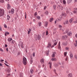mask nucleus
Masks as SVG:
<instances>
[{
    "instance_id": "obj_12",
    "label": "nucleus",
    "mask_w": 77,
    "mask_h": 77,
    "mask_svg": "<svg viewBox=\"0 0 77 77\" xmlns=\"http://www.w3.org/2000/svg\"><path fill=\"white\" fill-rule=\"evenodd\" d=\"M11 14H13L14 13V9H12L11 10Z\"/></svg>"
},
{
    "instance_id": "obj_28",
    "label": "nucleus",
    "mask_w": 77,
    "mask_h": 77,
    "mask_svg": "<svg viewBox=\"0 0 77 77\" xmlns=\"http://www.w3.org/2000/svg\"><path fill=\"white\" fill-rule=\"evenodd\" d=\"M62 16H64V17H66V13H62Z\"/></svg>"
},
{
    "instance_id": "obj_41",
    "label": "nucleus",
    "mask_w": 77,
    "mask_h": 77,
    "mask_svg": "<svg viewBox=\"0 0 77 77\" xmlns=\"http://www.w3.org/2000/svg\"><path fill=\"white\" fill-rule=\"evenodd\" d=\"M58 64L56 63H55V64H54V66L56 67L58 66Z\"/></svg>"
},
{
    "instance_id": "obj_59",
    "label": "nucleus",
    "mask_w": 77,
    "mask_h": 77,
    "mask_svg": "<svg viewBox=\"0 0 77 77\" xmlns=\"http://www.w3.org/2000/svg\"><path fill=\"white\" fill-rule=\"evenodd\" d=\"M0 31H2V27L0 26Z\"/></svg>"
},
{
    "instance_id": "obj_51",
    "label": "nucleus",
    "mask_w": 77,
    "mask_h": 77,
    "mask_svg": "<svg viewBox=\"0 0 77 77\" xmlns=\"http://www.w3.org/2000/svg\"><path fill=\"white\" fill-rule=\"evenodd\" d=\"M35 52H34L33 54H32V55L33 56V57H35Z\"/></svg>"
},
{
    "instance_id": "obj_44",
    "label": "nucleus",
    "mask_w": 77,
    "mask_h": 77,
    "mask_svg": "<svg viewBox=\"0 0 77 77\" xmlns=\"http://www.w3.org/2000/svg\"><path fill=\"white\" fill-rule=\"evenodd\" d=\"M20 77H23V74L21 73V74L20 75Z\"/></svg>"
},
{
    "instance_id": "obj_64",
    "label": "nucleus",
    "mask_w": 77,
    "mask_h": 77,
    "mask_svg": "<svg viewBox=\"0 0 77 77\" xmlns=\"http://www.w3.org/2000/svg\"><path fill=\"white\" fill-rule=\"evenodd\" d=\"M77 0H75V3H77Z\"/></svg>"
},
{
    "instance_id": "obj_49",
    "label": "nucleus",
    "mask_w": 77,
    "mask_h": 77,
    "mask_svg": "<svg viewBox=\"0 0 77 77\" xmlns=\"http://www.w3.org/2000/svg\"><path fill=\"white\" fill-rule=\"evenodd\" d=\"M4 2L3 0H0V2L1 3H3Z\"/></svg>"
},
{
    "instance_id": "obj_27",
    "label": "nucleus",
    "mask_w": 77,
    "mask_h": 77,
    "mask_svg": "<svg viewBox=\"0 0 77 77\" xmlns=\"http://www.w3.org/2000/svg\"><path fill=\"white\" fill-rule=\"evenodd\" d=\"M72 74L70 73L68 75V76L69 77H72Z\"/></svg>"
},
{
    "instance_id": "obj_39",
    "label": "nucleus",
    "mask_w": 77,
    "mask_h": 77,
    "mask_svg": "<svg viewBox=\"0 0 77 77\" xmlns=\"http://www.w3.org/2000/svg\"><path fill=\"white\" fill-rule=\"evenodd\" d=\"M68 59V56H66V58L65 59L66 61H67V60Z\"/></svg>"
},
{
    "instance_id": "obj_34",
    "label": "nucleus",
    "mask_w": 77,
    "mask_h": 77,
    "mask_svg": "<svg viewBox=\"0 0 77 77\" xmlns=\"http://www.w3.org/2000/svg\"><path fill=\"white\" fill-rule=\"evenodd\" d=\"M30 72L31 74H33V69H31L30 70Z\"/></svg>"
},
{
    "instance_id": "obj_47",
    "label": "nucleus",
    "mask_w": 77,
    "mask_h": 77,
    "mask_svg": "<svg viewBox=\"0 0 77 77\" xmlns=\"http://www.w3.org/2000/svg\"><path fill=\"white\" fill-rule=\"evenodd\" d=\"M20 54H21V52H19L18 53H17V55L18 56H19L20 55Z\"/></svg>"
},
{
    "instance_id": "obj_29",
    "label": "nucleus",
    "mask_w": 77,
    "mask_h": 77,
    "mask_svg": "<svg viewBox=\"0 0 77 77\" xmlns=\"http://www.w3.org/2000/svg\"><path fill=\"white\" fill-rule=\"evenodd\" d=\"M50 22H51L52 21H53V18L52 17L49 20Z\"/></svg>"
},
{
    "instance_id": "obj_58",
    "label": "nucleus",
    "mask_w": 77,
    "mask_h": 77,
    "mask_svg": "<svg viewBox=\"0 0 77 77\" xmlns=\"http://www.w3.org/2000/svg\"><path fill=\"white\" fill-rule=\"evenodd\" d=\"M1 61H0L1 62H3H3L4 61V60H1Z\"/></svg>"
},
{
    "instance_id": "obj_48",
    "label": "nucleus",
    "mask_w": 77,
    "mask_h": 77,
    "mask_svg": "<svg viewBox=\"0 0 77 77\" xmlns=\"http://www.w3.org/2000/svg\"><path fill=\"white\" fill-rule=\"evenodd\" d=\"M64 55L65 56H66V54H67V52H64Z\"/></svg>"
},
{
    "instance_id": "obj_37",
    "label": "nucleus",
    "mask_w": 77,
    "mask_h": 77,
    "mask_svg": "<svg viewBox=\"0 0 77 77\" xmlns=\"http://www.w3.org/2000/svg\"><path fill=\"white\" fill-rule=\"evenodd\" d=\"M38 24L39 26L40 27L41 26V25H42V23H41V22H38Z\"/></svg>"
},
{
    "instance_id": "obj_50",
    "label": "nucleus",
    "mask_w": 77,
    "mask_h": 77,
    "mask_svg": "<svg viewBox=\"0 0 77 77\" xmlns=\"http://www.w3.org/2000/svg\"><path fill=\"white\" fill-rule=\"evenodd\" d=\"M46 35H48V31H47V30L46 31Z\"/></svg>"
},
{
    "instance_id": "obj_40",
    "label": "nucleus",
    "mask_w": 77,
    "mask_h": 77,
    "mask_svg": "<svg viewBox=\"0 0 77 77\" xmlns=\"http://www.w3.org/2000/svg\"><path fill=\"white\" fill-rule=\"evenodd\" d=\"M45 14L46 15H48V12L47 11H46V12H45Z\"/></svg>"
},
{
    "instance_id": "obj_62",
    "label": "nucleus",
    "mask_w": 77,
    "mask_h": 77,
    "mask_svg": "<svg viewBox=\"0 0 77 77\" xmlns=\"http://www.w3.org/2000/svg\"><path fill=\"white\" fill-rule=\"evenodd\" d=\"M53 42H56V40H53Z\"/></svg>"
},
{
    "instance_id": "obj_55",
    "label": "nucleus",
    "mask_w": 77,
    "mask_h": 77,
    "mask_svg": "<svg viewBox=\"0 0 77 77\" xmlns=\"http://www.w3.org/2000/svg\"><path fill=\"white\" fill-rule=\"evenodd\" d=\"M35 16H36L37 15V13L35 12L34 14Z\"/></svg>"
},
{
    "instance_id": "obj_42",
    "label": "nucleus",
    "mask_w": 77,
    "mask_h": 77,
    "mask_svg": "<svg viewBox=\"0 0 77 77\" xmlns=\"http://www.w3.org/2000/svg\"><path fill=\"white\" fill-rule=\"evenodd\" d=\"M10 71H11V69H10V68L8 69L7 70V71L8 72H10Z\"/></svg>"
},
{
    "instance_id": "obj_52",
    "label": "nucleus",
    "mask_w": 77,
    "mask_h": 77,
    "mask_svg": "<svg viewBox=\"0 0 77 77\" xmlns=\"http://www.w3.org/2000/svg\"><path fill=\"white\" fill-rule=\"evenodd\" d=\"M59 28H62V26L61 25H59Z\"/></svg>"
},
{
    "instance_id": "obj_53",
    "label": "nucleus",
    "mask_w": 77,
    "mask_h": 77,
    "mask_svg": "<svg viewBox=\"0 0 77 77\" xmlns=\"http://www.w3.org/2000/svg\"><path fill=\"white\" fill-rule=\"evenodd\" d=\"M4 26L5 27V28H7V26L6 24L4 25Z\"/></svg>"
},
{
    "instance_id": "obj_3",
    "label": "nucleus",
    "mask_w": 77,
    "mask_h": 77,
    "mask_svg": "<svg viewBox=\"0 0 77 77\" xmlns=\"http://www.w3.org/2000/svg\"><path fill=\"white\" fill-rule=\"evenodd\" d=\"M68 31H69V30H66L65 33H67V35L68 36H71L72 35V32L70 31L68 32Z\"/></svg>"
},
{
    "instance_id": "obj_1",
    "label": "nucleus",
    "mask_w": 77,
    "mask_h": 77,
    "mask_svg": "<svg viewBox=\"0 0 77 77\" xmlns=\"http://www.w3.org/2000/svg\"><path fill=\"white\" fill-rule=\"evenodd\" d=\"M5 14V10L3 9L0 8V17L3 16Z\"/></svg>"
},
{
    "instance_id": "obj_4",
    "label": "nucleus",
    "mask_w": 77,
    "mask_h": 77,
    "mask_svg": "<svg viewBox=\"0 0 77 77\" xmlns=\"http://www.w3.org/2000/svg\"><path fill=\"white\" fill-rule=\"evenodd\" d=\"M23 63L24 65H26L27 63V59L26 57H24L23 58Z\"/></svg>"
},
{
    "instance_id": "obj_24",
    "label": "nucleus",
    "mask_w": 77,
    "mask_h": 77,
    "mask_svg": "<svg viewBox=\"0 0 77 77\" xmlns=\"http://www.w3.org/2000/svg\"><path fill=\"white\" fill-rule=\"evenodd\" d=\"M10 18H11V17L9 16V15H8L7 16V18L8 20H9V19H10Z\"/></svg>"
},
{
    "instance_id": "obj_18",
    "label": "nucleus",
    "mask_w": 77,
    "mask_h": 77,
    "mask_svg": "<svg viewBox=\"0 0 77 77\" xmlns=\"http://www.w3.org/2000/svg\"><path fill=\"white\" fill-rule=\"evenodd\" d=\"M69 56L71 59H72L73 58V55H72V54L71 53L69 54Z\"/></svg>"
},
{
    "instance_id": "obj_31",
    "label": "nucleus",
    "mask_w": 77,
    "mask_h": 77,
    "mask_svg": "<svg viewBox=\"0 0 77 77\" xmlns=\"http://www.w3.org/2000/svg\"><path fill=\"white\" fill-rule=\"evenodd\" d=\"M31 29H29V30L28 32V35H29V34H30V32H31Z\"/></svg>"
},
{
    "instance_id": "obj_63",
    "label": "nucleus",
    "mask_w": 77,
    "mask_h": 77,
    "mask_svg": "<svg viewBox=\"0 0 77 77\" xmlns=\"http://www.w3.org/2000/svg\"><path fill=\"white\" fill-rule=\"evenodd\" d=\"M46 8H47V7L45 6L44 8V9H45V10L46 9Z\"/></svg>"
},
{
    "instance_id": "obj_30",
    "label": "nucleus",
    "mask_w": 77,
    "mask_h": 77,
    "mask_svg": "<svg viewBox=\"0 0 77 77\" xmlns=\"http://www.w3.org/2000/svg\"><path fill=\"white\" fill-rule=\"evenodd\" d=\"M31 59L30 60V64H32V63H33V60H32V58L31 57Z\"/></svg>"
},
{
    "instance_id": "obj_20",
    "label": "nucleus",
    "mask_w": 77,
    "mask_h": 77,
    "mask_svg": "<svg viewBox=\"0 0 77 77\" xmlns=\"http://www.w3.org/2000/svg\"><path fill=\"white\" fill-rule=\"evenodd\" d=\"M41 62L42 63H44V60L43 59H42L41 60Z\"/></svg>"
},
{
    "instance_id": "obj_15",
    "label": "nucleus",
    "mask_w": 77,
    "mask_h": 77,
    "mask_svg": "<svg viewBox=\"0 0 77 77\" xmlns=\"http://www.w3.org/2000/svg\"><path fill=\"white\" fill-rule=\"evenodd\" d=\"M58 48L60 49V42H59L58 43Z\"/></svg>"
},
{
    "instance_id": "obj_25",
    "label": "nucleus",
    "mask_w": 77,
    "mask_h": 77,
    "mask_svg": "<svg viewBox=\"0 0 77 77\" xmlns=\"http://www.w3.org/2000/svg\"><path fill=\"white\" fill-rule=\"evenodd\" d=\"M46 55L47 56H48V54L49 53V51H46Z\"/></svg>"
},
{
    "instance_id": "obj_21",
    "label": "nucleus",
    "mask_w": 77,
    "mask_h": 77,
    "mask_svg": "<svg viewBox=\"0 0 77 77\" xmlns=\"http://www.w3.org/2000/svg\"><path fill=\"white\" fill-rule=\"evenodd\" d=\"M8 41L9 42H11V41L12 40V39L11 38H9L8 39Z\"/></svg>"
},
{
    "instance_id": "obj_22",
    "label": "nucleus",
    "mask_w": 77,
    "mask_h": 77,
    "mask_svg": "<svg viewBox=\"0 0 77 77\" xmlns=\"http://www.w3.org/2000/svg\"><path fill=\"white\" fill-rule=\"evenodd\" d=\"M48 26V22H46L45 23V27H47Z\"/></svg>"
},
{
    "instance_id": "obj_19",
    "label": "nucleus",
    "mask_w": 77,
    "mask_h": 77,
    "mask_svg": "<svg viewBox=\"0 0 77 77\" xmlns=\"http://www.w3.org/2000/svg\"><path fill=\"white\" fill-rule=\"evenodd\" d=\"M65 49L66 51H68L69 50V47H66L65 48Z\"/></svg>"
},
{
    "instance_id": "obj_43",
    "label": "nucleus",
    "mask_w": 77,
    "mask_h": 77,
    "mask_svg": "<svg viewBox=\"0 0 77 77\" xmlns=\"http://www.w3.org/2000/svg\"><path fill=\"white\" fill-rule=\"evenodd\" d=\"M57 42H56L55 43H54L53 45L54 46H56V45H57Z\"/></svg>"
},
{
    "instance_id": "obj_56",
    "label": "nucleus",
    "mask_w": 77,
    "mask_h": 77,
    "mask_svg": "<svg viewBox=\"0 0 77 77\" xmlns=\"http://www.w3.org/2000/svg\"><path fill=\"white\" fill-rule=\"evenodd\" d=\"M0 51H3V50H2V49L0 48Z\"/></svg>"
},
{
    "instance_id": "obj_6",
    "label": "nucleus",
    "mask_w": 77,
    "mask_h": 77,
    "mask_svg": "<svg viewBox=\"0 0 77 77\" xmlns=\"http://www.w3.org/2000/svg\"><path fill=\"white\" fill-rule=\"evenodd\" d=\"M62 45H64V46H66L67 45H68V42H63L62 43Z\"/></svg>"
},
{
    "instance_id": "obj_10",
    "label": "nucleus",
    "mask_w": 77,
    "mask_h": 77,
    "mask_svg": "<svg viewBox=\"0 0 77 77\" xmlns=\"http://www.w3.org/2000/svg\"><path fill=\"white\" fill-rule=\"evenodd\" d=\"M74 21V18H72L70 19L69 22L70 23H72V22Z\"/></svg>"
},
{
    "instance_id": "obj_17",
    "label": "nucleus",
    "mask_w": 77,
    "mask_h": 77,
    "mask_svg": "<svg viewBox=\"0 0 77 77\" xmlns=\"http://www.w3.org/2000/svg\"><path fill=\"white\" fill-rule=\"evenodd\" d=\"M11 8V5H10L8 4L7 5V9H9Z\"/></svg>"
},
{
    "instance_id": "obj_32",
    "label": "nucleus",
    "mask_w": 77,
    "mask_h": 77,
    "mask_svg": "<svg viewBox=\"0 0 77 77\" xmlns=\"http://www.w3.org/2000/svg\"><path fill=\"white\" fill-rule=\"evenodd\" d=\"M36 17L37 18V19H38V20H40V19H41V17H40V16H36Z\"/></svg>"
},
{
    "instance_id": "obj_61",
    "label": "nucleus",
    "mask_w": 77,
    "mask_h": 77,
    "mask_svg": "<svg viewBox=\"0 0 77 77\" xmlns=\"http://www.w3.org/2000/svg\"><path fill=\"white\" fill-rule=\"evenodd\" d=\"M69 11L67 10V11H66V13H67V14L69 12Z\"/></svg>"
},
{
    "instance_id": "obj_57",
    "label": "nucleus",
    "mask_w": 77,
    "mask_h": 77,
    "mask_svg": "<svg viewBox=\"0 0 77 77\" xmlns=\"http://www.w3.org/2000/svg\"><path fill=\"white\" fill-rule=\"evenodd\" d=\"M5 65L6 66H9V65L6 64V63H5Z\"/></svg>"
},
{
    "instance_id": "obj_11",
    "label": "nucleus",
    "mask_w": 77,
    "mask_h": 77,
    "mask_svg": "<svg viewBox=\"0 0 77 77\" xmlns=\"http://www.w3.org/2000/svg\"><path fill=\"white\" fill-rule=\"evenodd\" d=\"M56 54V52H54L52 55V57H55V54Z\"/></svg>"
},
{
    "instance_id": "obj_54",
    "label": "nucleus",
    "mask_w": 77,
    "mask_h": 77,
    "mask_svg": "<svg viewBox=\"0 0 77 77\" xmlns=\"http://www.w3.org/2000/svg\"><path fill=\"white\" fill-rule=\"evenodd\" d=\"M43 38H44V33H43V35H42Z\"/></svg>"
},
{
    "instance_id": "obj_38",
    "label": "nucleus",
    "mask_w": 77,
    "mask_h": 77,
    "mask_svg": "<svg viewBox=\"0 0 77 77\" xmlns=\"http://www.w3.org/2000/svg\"><path fill=\"white\" fill-rule=\"evenodd\" d=\"M73 12L74 14H76L77 13V11L75 10H74L73 11Z\"/></svg>"
},
{
    "instance_id": "obj_26",
    "label": "nucleus",
    "mask_w": 77,
    "mask_h": 77,
    "mask_svg": "<svg viewBox=\"0 0 77 77\" xmlns=\"http://www.w3.org/2000/svg\"><path fill=\"white\" fill-rule=\"evenodd\" d=\"M63 5H65V4L66 3V1H65V0H63Z\"/></svg>"
},
{
    "instance_id": "obj_35",
    "label": "nucleus",
    "mask_w": 77,
    "mask_h": 77,
    "mask_svg": "<svg viewBox=\"0 0 77 77\" xmlns=\"http://www.w3.org/2000/svg\"><path fill=\"white\" fill-rule=\"evenodd\" d=\"M49 64H50V68H51V62H49Z\"/></svg>"
},
{
    "instance_id": "obj_60",
    "label": "nucleus",
    "mask_w": 77,
    "mask_h": 77,
    "mask_svg": "<svg viewBox=\"0 0 77 77\" xmlns=\"http://www.w3.org/2000/svg\"><path fill=\"white\" fill-rule=\"evenodd\" d=\"M75 38H77V34H76L75 35Z\"/></svg>"
},
{
    "instance_id": "obj_2",
    "label": "nucleus",
    "mask_w": 77,
    "mask_h": 77,
    "mask_svg": "<svg viewBox=\"0 0 77 77\" xmlns=\"http://www.w3.org/2000/svg\"><path fill=\"white\" fill-rule=\"evenodd\" d=\"M35 38L37 40V39H38V40H39L40 39H41V36L39 35H37L36 34H35Z\"/></svg>"
},
{
    "instance_id": "obj_8",
    "label": "nucleus",
    "mask_w": 77,
    "mask_h": 77,
    "mask_svg": "<svg viewBox=\"0 0 77 77\" xmlns=\"http://www.w3.org/2000/svg\"><path fill=\"white\" fill-rule=\"evenodd\" d=\"M51 43H49L48 46H47V47H46V48H50V47H51Z\"/></svg>"
},
{
    "instance_id": "obj_5",
    "label": "nucleus",
    "mask_w": 77,
    "mask_h": 77,
    "mask_svg": "<svg viewBox=\"0 0 77 77\" xmlns=\"http://www.w3.org/2000/svg\"><path fill=\"white\" fill-rule=\"evenodd\" d=\"M57 8H59L60 10L62 11L63 9V8L62 6H60V5H58L57 7Z\"/></svg>"
},
{
    "instance_id": "obj_13",
    "label": "nucleus",
    "mask_w": 77,
    "mask_h": 77,
    "mask_svg": "<svg viewBox=\"0 0 77 77\" xmlns=\"http://www.w3.org/2000/svg\"><path fill=\"white\" fill-rule=\"evenodd\" d=\"M72 0H67V3L68 4H69V3H71L72 2Z\"/></svg>"
},
{
    "instance_id": "obj_14",
    "label": "nucleus",
    "mask_w": 77,
    "mask_h": 77,
    "mask_svg": "<svg viewBox=\"0 0 77 77\" xmlns=\"http://www.w3.org/2000/svg\"><path fill=\"white\" fill-rule=\"evenodd\" d=\"M56 7H57L56 5H53V8L54 10H56Z\"/></svg>"
},
{
    "instance_id": "obj_7",
    "label": "nucleus",
    "mask_w": 77,
    "mask_h": 77,
    "mask_svg": "<svg viewBox=\"0 0 77 77\" xmlns=\"http://www.w3.org/2000/svg\"><path fill=\"white\" fill-rule=\"evenodd\" d=\"M69 23V22H68V20H66L65 22L63 23V24L64 25H66V24H68Z\"/></svg>"
},
{
    "instance_id": "obj_33",
    "label": "nucleus",
    "mask_w": 77,
    "mask_h": 77,
    "mask_svg": "<svg viewBox=\"0 0 77 77\" xmlns=\"http://www.w3.org/2000/svg\"><path fill=\"white\" fill-rule=\"evenodd\" d=\"M61 19H60V18H58L57 19V21H61Z\"/></svg>"
},
{
    "instance_id": "obj_46",
    "label": "nucleus",
    "mask_w": 77,
    "mask_h": 77,
    "mask_svg": "<svg viewBox=\"0 0 77 77\" xmlns=\"http://www.w3.org/2000/svg\"><path fill=\"white\" fill-rule=\"evenodd\" d=\"M15 43V41L14 40H13L11 42V44H14Z\"/></svg>"
},
{
    "instance_id": "obj_23",
    "label": "nucleus",
    "mask_w": 77,
    "mask_h": 77,
    "mask_svg": "<svg viewBox=\"0 0 77 77\" xmlns=\"http://www.w3.org/2000/svg\"><path fill=\"white\" fill-rule=\"evenodd\" d=\"M51 60H52V61H56V59L55 58H52L51 59Z\"/></svg>"
},
{
    "instance_id": "obj_36",
    "label": "nucleus",
    "mask_w": 77,
    "mask_h": 77,
    "mask_svg": "<svg viewBox=\"0 0 77 77\" xmlns=\"http://www.w3.org/2000/svg\"><path fill=\"white\" fill-rule=\"evenodd\" d=\"M75 42H76V43H75L74 45H75V47H77V41L76 40Z\"/></svg>"
},
{
    "instance_id": "obj_9",
    "label": "nucleus",
    "mask_w": 77,
    "mask_h": 77,
    "mask_svg": "<svg viewBox=\"0 0 77 77\" xmlns=\"http://www.w3.org/2000/svg\"><path fill=\"white\" fill-rule=\"evenodd\" d=\"M62 38L63 39H65L66 38H68V36L67 35L63 36H62Z\"/></svg>"
},
{
    "instance_id": "obj_16",
    "label": "nucleus",
    "mask_w": 77,
    "mask_h": 77,
    "mask_svg": "<svg viewBox=\"0 0 77 77\" xmlns=\"http://www.w3.org/2000/svg\"><path fill=\"white\" fill-rule=\"evenodd\" d=\"M20 46L22 48H24V44H23V43L22 42L21 43Z\"/></svg>"
},
{
    "instance_id": "obj_45",
    "label": "nucleus",
    "mask_w": 77,
    "mask_h": 77,
    "mask_svg": "<svg viewBox=\"0 0 77 77\" xmlns=\"http://www.w3.org/2000/svg\"><path fill=\"white\" fill-rule=\"evenodd\" d=\"M73 23H74V24H76L77 23V20H76L73 21Z\"/></svg>"
}]
</instances>
